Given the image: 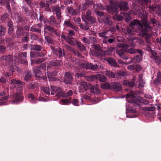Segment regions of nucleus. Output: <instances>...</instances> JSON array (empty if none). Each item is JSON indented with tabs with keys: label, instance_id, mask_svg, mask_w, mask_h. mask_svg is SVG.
I'll return each mask as SVG.
<instances>
[{
	"label": "nucleus",
	"instance_id": "f257e3e1",
	"mask_svg": "<svg viewBox=\"0 0 161 161\" xmlns=\"http://www.w3.org/2000/svg\"><path fill=\"white\" fill-rule=\"evenodd\" d=\"M156 20L155 19H151L148 23L147 20L144 19L142 20V22L137 19H135L132 21L129 24V25L133 29V26H136L139 27L138 30H135L136 32L139 31V35L142 37H145V40L148 44L151 43L150 42L151 35L148 33L149 31L151 29L152 27L149 24L154 25L156 23Z\"/></svg>",
	"mask_w": 161,
	"mask_h": 161
},
{
	"label": "nucleus",
	"instance_id": "f03ea898",
	"mask_svg": "<svg viewBox=\"0 0 161 161\" xmlns=\"http://www.w3.org/2000/svg\"><path fill=\"white\" fill-rule=\"evenodd\" d=\"M45 67V65L43 64L41 66V67H36L33 69V71L35 74V77L36 79L42 80L44 81L46 80L47 77L46 76H41L42 72L41 70V68L43 69H44Z\"/></svg>",
	"mask_w": 161,
	"mask_h": 161
},
{
	"label": "nucleus",
	"instance_id": "7ed1b4c3",
	"mask_svg": "<svg viewBox=\"0 0 161 161\" xmlns=\"http://www.w3.org/2000/svg\"><path fill=\"white\" fill-rule=\"evenodd\" d=\"M132 94L131 96L133 97V99L131 100H129L128 102L133 104L135 106V105H141L143 103H144V99L140 96H138L137 98H134V95L135 94L134 92L132 91Z\"/></svg>",
	"mask_w": 161,
	"mask_h": 161
},
{
	"label": "nucleus",
	"instance_id": "20e7f679",
	"mask_svg": "<svg viewBox=\"0 0 161 161\" xmlns=\"http://www.w3.org/2000/svg\"><path fill=\"white\" fill-rule=\"evenodd\" d=\"M11 101L14 103H18L22 102L24 97L22 93L17 92L11 96Z\"/></svg>",
	"mask_w": 161,
	"mask_h": 161
},
{
	"label": "nucleus",
	"instance_id": "39448f33",
	"mask_svg": "<svg viewBox=\"0 0 161 161\" xmlns=\"http://www.w3.org/2000/svg\"><path fill=\"white\" fill-rule=\"evenodd\" d=\"M47 31L53 33L57 36H59L60 34L57 31V29L49 25L45 24L44 25V33H47Z\"/></svg>",
	"mask_w": 161,
	"mask_h": 161
},
{
	"label": "nucleus",
	"instance_id": "423d86ee",
	"mask_svg": "<svg viewBox=\"0 0 161 161\" xmlns=\"http://www.w3.org/2000/svg\"><path fill=\"white\" fill-rule=\"evenodd\" d=\"M71 74L68 72L65 73L63 78V82L66 85H70L73 81Z\"/></svg>",
	"mask_w": 161,
	"mask_h": 161
},
{
	"label": "nucleus",
	"instance_id": "0eeeda50",
	"mask_svg": "<svg viewBox=\"0 0 161 161\" xmlns=\"http://www.w3.org/2000/svg\"><path fill=\"white\" fill-rule=\"evenodd\" d=\"M119 47L125 49L126 53L133 54L136 53V50L133 48L129 49V45L127 44L122 43L119 44Z\"/></svg>",
	"mask_w": 161,
	"mask_h": 161
},
{
	"label": "nucleus",
	"instance_id": "6e6552de",
	"mask_svg": "<svg viewBox=\"0 0 161 161\" xmlns=\"http://www.w3.org/2000/svg\"><path fill=\"white\" fill-rule=\"evenodd\" d=\"M53 52L60 59L62 58L63 55L64 56L65 54V53L64 52V50L59 47L54 48L53 49Z\"/></svg>",
	"mask_w": 161,
	"mask_h": 161
},
{
	"label": "nucleus",
	"instance_id": "1a4fd4ad",
	"mask_svg": "<svg viewBox=\"0 0 161 161\" xmlns=\"http://www.w3.org/2000/svg\"><path fill=\"white\" fill-rule=\"evenodd\" d=\"M78 84L80 87L79 88V91L80 93H84L87 88H89L88 85L87 84L86 82L81 80L78 82Z\"/></svg>",
	"mask_w": 161,
	"mask_h": 161
},
{
	"label": "nucleus",
	"instance_id": "9d476101",
	"mask_svg": "<svg viewBox=\"0 0 161 161\" xmlns=\"http://www.w3.org/2000/svg\"><path fill=\"white\" fill-rule=\"evenodd\" d=\"M101 19L102 20V22L105 25L109 26H111L113 25V22L111 18L110 17L104 15Z\"/></svg>",
	"mask_w": 161,
	"mask_h": 161
},
{
	"label": "nucleus",
	"instance_id": "9b49d317",
	"mask_svg": "<svg viewBox=\"0 0 161 161\" xmlns=\"http://www.w3.org/2000/svg\"><path fill=\"white\" fill-rule=\"evenodd\" d=\"M63 64V62L61 60L55 59L51 61L49 64V65L47 66V69H50V66H53L54 67H57Z\"/></svg>",
	"mask_w": 161,
	"mask_h": 161
},
{
	"label": "nucleus",
	"instance_id": "f8f14e48",
	"mask_svg": "<svg viewBox=\"0 0 161 161\" xmlns=\"http://www.w3.org/2000/svg\"><path fill=\"white\" fill-rule=\"evenodd\" d=\"M120 10L127 11L129 9V6L127 3L126 1H120L118 4Z\"/></svg>",
	"mask_w": 161,
	"mask_h": 161
},
{
	"label": "nucleus",
	"instance_id": "ddd939ff",
	"mask_svg": "<svg viewBox=\"0 0 161 161\" xmlns=\"http://www.w3.org/2000/svg\"><path fill=\"white\" fill-rule=\"evenodd\" d=\"M53 11L55 13L57 19H60L62 17V13L60 7L58 5L54 6L53 7Z\"/></svg>",
	"mask_w": 161,
	"mask_h": 161
},
{
	"label": "nucleus",
	"instance_id": "4468645a",
	"mask_svg": "<svg viewBox=\"0 0 161 161\" xmlns=\"http://www.w3.org/2000/svg\"><path fill=\"white\" fill-rule=\"evenodd\" d=\"M6 24L8 27V33L11 35L14 30V25L11 19H8L5 22Z\"/></svg>",
	"mask_w": 161,
	"mask_h": 161
},
{
	"label": "nucleus",
	"instance_id": "2eb2a0df",
	"mask_svg": "<svg viewBox=\"0 0 161 161\" xmlns=\"http://www.w3.org/2000/svg\"><path fill=\"white\" fill-rule=\"evenodd\" d=\"M49 25L54 26L56 27H58L60 26L59 24L57 22L55 17L53 15L51 16L49 18Z\"/></svg>",
	"mask_w": 161,
	"mask_h": 161
},
{
	"label": "nucleus",
	"instance_id": "dca6fc26",
	"mask_svg": "<svg viewBox=\"0 0 161 161\" xmlns=\"http://www.w3.org/2000/svg\"><path fill=\"white\" fill-rule=\"evenodd\" d=\"M83 67L85 69H91L92 70H94L97 69L98 67L97 64L94 65L91 63H86L84 64L83 65Z\"/></svg>",
	"mask_w": 161,
	"mask_h": 161
},
{
	"label": "nucleus",
	"instance_id": "f3484780",
	"mask_svg": "<svg viewBox=\"0 0 161 161\" xmlns=\"http://www.w3.org/2000/svg\"><path fill=\"white\" fill-rule=\"evenodd\" d=\"M121 85L118 83H111V89H113L114 91L117 92L120 91L121 90Z\"/></svg>",
	"mask_w": 161,
	"mask_h": 161
},
{
	"label": "nucleus",
	"instance_id": "a211bd4d",
	"mask_svg": "<svg viewBox=\"0 0 161 161\" xmlns=\"http://www.w3.org/2000/svg\"><path fill=\"white\" fill-rule=\"evenodd\" d=\"M98 86V85L97 84L95 85L92 86L90 88V92L91 93L94 94H99L100 93V91Z\"/></svg>",
	"mask_w": 161,
	"mask_h": 161
},
{
	"label": "nucleus",
	"instance_id": "6ab92c4d",
	"mask_svg": "<svg viewBox=\"0 0 161 161\" xmlns=\"http://www.w3.org/2000/svg\"><path fill=\"white\" fill-rule=\"evenodd\" d=\"M76 45L78 47V49L80 52H83L86 50V47L81 42L78 41L75 42Z\"/></svg>",
	"mask_w": 161,
	"mask_h": 161
},
{
	"label": "nucleus",
	"instance_id": "aec40b11",
	"mask_svg": "<svg viewBox=\"0 0 161 161\" xmlns=\"http://www.w3.org/2000/svg\"><path fill=\"white\" fill-rule=\"evenodd\" d=\"M50 91H51V94L52 95H54V93L53 92H62V89L60 87L56 86H55L51 85L50 86Z\"/></svg>",
	"mask_w": 161,
	"mask_h": 161
},
{
	"label": "nucleus",
	"instance_id": "412c9836",
	"mask_svg": "<svg viewBox=\"0 0 161 161\" xmlns=\"http://www.w3.org/2000/svg\"><path fill=\"white\" fill-rule=\"evenodd\" d=\"M90 53L92 55L97 57H101L103 55V53L102 50H91Z\"/></svg>",
	"mask_w": 161,
	"mask_h": 161
},
{
	"label": "nucleus",
	"instance_id": "4be33fe9",
	"mask_svg": "<svg viewBox=\"0 0 161 161\" xmlns=\"http://www.w3.org/2000/svg\"><path fill=\"white\" fill-rule=\"evenodd\" d=\"M13 56L8 55L1 56L0 58V60L1 61L5 60L6 62L8 63L9 62L12 61L13 60Z\"/></svg>",
	"mask_w": 161,
	"mask_h": 161
},
{
	"label": "nucleus",
	"instance_id": "5701e85b",
	"mask_svg": "<svg viewBox=\"0 0 161 161\" xmlns=\"http://www.w3.org/2000/svg\"><path fill=\"white\" fill-rule=\"evenodd\" d=\"M116 53L119 55L121 58L127 60L129 58V57L125 55L123 50H116Z\"/></svg>",
	"mask_w": 161,
	"mask_h": 161
},
{
	"label": "nucleus",
	"instance_id": "b1692460",
	"mask_svg": "<svg viewBox=\"0 0 161 161\" xmlns=\"http://www.w3.org/2000/svg\"><path fill=\"white\" fill-rule=\"evenodd\" d=\"M16 32L17 37L23 36L25 33L23 28L21 26L17 27Z\"/></svg>",
	"mask_w": 161,
	"mask_h": 161
},
{
	"label": "nucleus",
	"instance_id": "393cba45",
	"mask_svg": "<svg viewBox=\"0 0 161 161\" xmlns=\"http://www.w3.org/2000/svg\"><path fill=\"white\" fill-rule=\"evenodd\" d=\"M27 97L28 98L31 99V103H35L37 102V97L34 96L32 93L31 92L29 93L27 95Z\"/></svg>",
	"mask_w": 161,
	"mask_h": 161
},
{
	"label": "nucleus",
	"instance_id": "a878e982",
	"mask_svg": "<svg viewBox=\"0 0 161 161\" xmlns=\"http://www.w3.org/2000/svg\"><path fill=\"white\" fill-rule=\"evenodd\" d=\"M96 80H97L102 82H104L106 81V77L103 75L97 74L96 75Z\"/></svg>",
	"mask_w": 161,
	"mask_h": 161
},
{
	"label": "nucleus",
	"instance_id": "bb28decb",
	"mask_svg": "<svg viewBox=\"0 0 161 161\" xmlns=\"http://www.w3.org/2000/svg\"><path fill=\"white\" fill-rule=\"evenodd\" d=\"M142 59L141 55H136L131 58V60L134 63H138L142 60Z\"/></svg>",
	"mask_w": 161,
	"mask_h": 161
},
{
	"label": "nucleus",
	"instance_id": "cd10ccee",
	"mask_svg": "<svg viewBox=\"0 0 161 161\" xmlns=\"http://www.w3.org/2000/svg\"><path fill=\"white\" fill-rule=\"evenodd\" d=\"M67 9L69 14L72 16H75L77 14V11L72 7H67Z\"/></svg>",
	"mask_w": 161,
	"mask_h": 161
},
{
	"label": "nucleus",
	"instance_id": "c85d7f7f",
	"mask_svg": "<svg viewBox=\"0 0 161 161\" xmlns=\"http://www.w3.org/2000/svg\"><path fill=\"white\" fill-rule=\"evenodd\" d=\"M41 90L43 92L47 95H50V87H49L42 86L41 87Z\"/></svg>",
	"mask_w": 161,
	"mask_h": 161
},
{
	"label": "nucleus",
	"instance_id": "c756f323",
	"mask_svg": "<svg viewBox=\"0 0 161 161\" xmlns=\"http://www.w3.org/2000/svg\"><path fill=\"white\" fill-rule=\"evenodd\" d=\"M108 62L111 65L115 67H119L116 61L113 58H110L108 59Z\"/></svg>",
	"mask_w": 161,
	"mask_h": 161
},
{
	"label": "nucleus",
	"instance_id": "7c9ffc66",
	"mask_svg": "<svg viewBox=\"0 0 161 161\" xmlns=\"http://www.w3.org/2000/svg\"><path fill=\"white\" fill-rule=\"evenodd\" d=\"M104 74L109 77L117 78V75H116L115 74H114V72L110 71L107 70L105 71H104Z\"/></svg>",
	"mask_w": 161,
	"mask_h": 161
},
{
	"label": "nucleus",
	"instance_id": "2f4dec72",
	"mask_svg": "<svg viewBox=\"0 0 161 161\" xmlns=\"http://www.w3.org/2000/svg\"><path fill=\"white\" fill-rule=\"evenodd\" d=\"M31 50L37 51H40L42 49V47L39 45L37 44H32L31 46Z\"/></svg>",
	"mask_w": 161,
	"mask_h": 161
},
{
	"label": "nucleus",
	"instance_id": "473e14b6",
	"mask_svg": "<svg viewBox=\"0 0 161 161\" xmlns=\"http://www.w3.org/2000/svg\"><path fill=\"white\" fill-rule=\"evenodd\" d=\"M30 57L31 58H35L37 57H42L40 53V52L31 51L30 52Z\"/></svg>",
	"mask_w": 161,
	"mask_h": 161
},
{
	"label": "nucleus",
	"instance_id": "72a5a7b5",
	"mask_svg": "<svg viewBox=\"0 0 161 161\" xmlns=\"http://www.w3.org/2000/svg\"><path fill=\"white\" fill-rule=\"evenodd\" d=\"M72 98L71 97L69 98V99H61L60 101L61 103V104L63 105H68L71 103V100Z\"/></svg>",
	"mask_w": 161,
	"mask_h": 161
},
{
	"label": "nucleus",
	"instance_id": "f704fd0d",
	"mask_svg": "<svg viewBox=\"0 0 161 161\" xmlns=\"http://www.w3.org/2000/svg\"><path fill=\"white\" fill-rule=\"evenodd\" d=\"M36 25L32 26L31 28L30 31L36 32L37 33H41V29L40 28H36Z\"/></svg>",
	"mask_w": 161,
	"mask_h": 161
},
{
	"label": "nucleus",
	"instance_id": "c9c22d12",
	"mask_svg": "<svg viewBox=\"0 0 161 161\" xmlns=\"http://www.w3.org/2000/svg\"><path fill=\"white\" fill-rule=\"evenodd\" d=\"M11 82L12 84H19L20 86H24L25 84L22 81L18 80H16L15 79L12 80H11Z\"/></svg>",
	"mask_w": 161,
	"mask_h": 161
},
{
	"label": "nucleus",
	"instance_id": "e433bc0d",
	"mask_svg": "<svg viewBox=\"0 0 161 161\" xmlns=\"http://www.w3.org/2000/svg\"><path fill=\"white\" fill-rule=\"evenodd\" d=\"M101 87L103 89H111V83L110 84L108 82L102 84Z\"/></svg>",
	"mask_w": 161,
	"mask_h": 161
},
{
	"label": "nucleus",
	"instance_id": "4c0bfd02",
	"mask_svg": "<svg viewBox=\"0 0 161 161\" xmlns=\"http://www.w3.org/2000/svg\"><path fill=\"white\" fill-rule=\"evenodd\" d=\"M122 14L124 16V18H125V21L127 22H129L131 19V17L130 15L125 12H124V13Z\"/></svg>",
	"mask_w": 161,
	"mask_h": 161
},
{
	"label": "nucleus",
	"instance_id": "58836bf2",
	"mask_svg": "<svg viewBox=\"0 0 161 161\" xmlns=\"http://www.w3.org/2000/svg\"><path fill=\"white\" fill-rule=\"evenodd\" d=\"M73 94V92L72 90H69L67 92H63V97L66 98L71 96Z\"/></svg>",
	"mask_w": 161,
	"mask_h": 161
},
{
	"label": "nucleus",
	"instance_id": "ea45409f",
	"mask_svg": "<svg viewBox=\"0 0 161 161\" xmlns=\"http://www.w3.org/2000/svg\"><path fill=\"white\" fill-rule=\"evenodd\" d=\"M123 84L125 85L130 87H133L135 85V82L133 81H130L128 80H125Z\"/></svg>",
	"mask_w": 161,
	"mask_h": 161
},
{
	"label": "nucleus",
	"instance_id": "a19ab883",
	"mask_svg": "<svg viewBox=\"0 0 161 161\" xmlns=\"http://www.w3.org/2000/svg\"><path fill=\"white\" fill-rule=\"evenodd\" d=\"M63 25L64 27H72L73 24L70 22L69 20V19L68 20H65L64 21Z\"/></svg>",
	"mask_w": 161,
	"mask_h": 161
},
{
	"label": "nucleus",
	"instance_id": "79ce46f5",
	"mask_svg": "<svg viewBox=\"0 0 161 161\" xmlns=\"http://www.w3.org/2000/svg\"><path fill=\"white\" fill-rule=\"evenodd\" d=\"M93 7L96 10H97V9L104 10V8L101 4H95L93 5Z\"/></svg>",
	"mask_w": 161,
	"mask_h": 161
},
{
	"label": "nucleus",
	"instance_id": "37998d69",
	"mask_svg": "<svg viewBox=\"0 0 161 161\" xmlns=\"http://www.w3.org/2000/svg\"><path fill=\"white\" fill-rule=\"evenodd\" d=\"M32 76V74L31 73V72L28 71L25 75L24 79L26 81H27L31 78Z\"/></svg>",
	"mask_w": 161,
	"mask_h": 161
},
{
	"label": "nucleus",
	"instance_id": "c03bdc74",
	"mask_svg": "<svg viewBox=\"0 0 161 161\" xmlns=\"http://www.w3.org/2000/svg\"><path fill=\"white\" fill-rule=\"evenodd\" d=\"M29 39V33L27 32L25 33V36L22 38V41L23 42H27Z\"/></svg>",
	"mask_w": 161,
	"mask_h": 161
},
{
	"label": "nucleus",
	"instance_id": "a18cd8bd",
	"mask_svg": "<svg viewBox=\"0 0 161 161\" xmlns=\"http://www.w3.org/2000/svg\"><path fill=\"white\" fill-rule=\"evenodd\" d=\"M108 9L109 10V12L115 13H116L117 12V8L115 6H111L110 7H109L108 8Z\"/></svg>",
	"mask_w": 161,
	"mask_h": 161
},
{
	"label": "nucleus",
	"instance_id": "49530a36",
	"mask_svg": "<svg viewBox=\"0 0 161 161\" xmlns=\"http://www.w3.org/2000/svg\"><path fill=\"white\" fill-rule=\"evenodd\" d=\"M91 24L95 23L96 21V19L93 16L90 17L86 19Z\"/></svg>",
	"mask_w": 161,
	"mask_h": 161
},
{
	"label": "nucleus",
	"instance_id": "de8ad7c7",
	"mask_svg": "<svg viewBox=\"0 0 161 161\" xmlns=\"http://www.w3.org/2000/svg\"><path fill=\"white\" fill-rule=\"evenodd\" d=\"M85 78L86 80L89 81H93L96 80V75H92L91 76H86Z\"/></svg>",
	"mask_w": 161,
	"mask_h": 161
},
{
	"label": "nucleus",
	"instance_id": "09e8293b",
	"mask_svg": "<svg viewBox=\"0 0 161 161\" xmlns=\"http://www.w3.org/2000/svg\"><path fill=\"white\" fill-rule=\"evenodd\" d=\"M159 6V5L157 4L152 5L151 4L149 6V8L151 11H154L156 10V9Z\"/></svg>",
	"mask_w": 161,
	"mask_h": 161
},
{
	"label": "nucleus",
	"instance_id": "8fccbe9b",
	"mask_svg": "<svg viewBox=\"0 0 161 161\" xmlns=\"http://www.w3.org/2000/svg\"><path fill=\"white\" fill-rule=\"evenodd\" d=\"M5 28L4 26H0V36H4L5 33Z\"/></svg>",
	"mask_w": 161,
	"mask_h": 161
},
{
	"label": "nucleus",
	"instance_id": "3c124183",
	"mask_svg": "<svg viewBox=\"0 0 161 161\" xmlns=\"http://www.w3.org/2000/svg\"><path fill=\"white\" fill-rule=\"evenodd\" d=\"M40 6L41 8L45 7L46 8H48L49 6V4L48 3H44L41 2L39 3Z\"/></svg>",
	"mask_w": 161,
	"mask_h": 161
},
{
	"label": "nucleus",
	"instance_id": "603ef678",
	"mask_svg": "<svg viewBox=\"0 0 161 161\" xmlns=\"http://www.w3.org/2000/svg\"><path fill=\"white\" fill-rule=\"evenodd\" d=\"M71 103L74 106H78L79 105V102L77 99H74L71 100Z\"/></svg>",
	"mask_w": 161,
	"mask_h": 161
},
{
	"label": "nucleus",
	"instance_id": "864d4df0",
	"mask_svg": "<svg viewBox=\"0 0 161 161\" xmlns=\"http://www.w3.org/2000/svg\"><path fill=\"white\" fill-rule=\"evenodd\" d=\"M72 39L73 38L70 37L69 36L66 41L69 45L72 46H74L75 43L72 40Z\"/></svg>",
	"mask_w": 161,
	"mask_h": 161
},
{
	"label": "nucleus",
	"instance_id": "5fc2aeb1",
	"mask_svg": "<svg viewBox=\"0 0 161 161\" xmlns=\"http://www.w3.org/2000/svg\"><path fill=\"white\" fill-rule=\"evenodd\" d=\"M156 108L153 107H146L143 108L144 110L148 111H154L155 110Z\"/></svg>",
	"mask_w": 161,
	"mask_h": 161
},
{
	"label": "nucleus",
	"instance_id": "6e6d98bb",
	"mask_svg": "<svg viewBox=\"0 0 161 161\" xmlns=\"http://www.w3.org/2000/svg\"><path fill=\"white\" fill-rule=\"evenodd\" d=\"M134 32L133 30L130 27H127L126 29V34L133 35Z\"/></svg>",
	"mask_w": 161,
	"mask_h": 161
},
{
	"label": "nucleus",
	"instance_id": "4d7b16f0",
	"mask_svg": "<svg viewBox=\"0 0 161 161\" xmlns=\"http://www.w3.org/2000/svg\"><path fill=\"white\" fill-rule=\"evenodd\" d=\"M72 53H73L75 55L77 56V57L80 58L82 57L81 54L75 49H74V51H73V52Z\"/></svg>",
	"mask_w": 161,
	"mask_h": 161
},
{
	"label": "nucleus",
	"instance_id": "13d9d810",
	"mask_svg": "<svg viewBox=\"0 0 161 161\" xmlns=\"http://www.w3.org/2000/svg\"><path fill=\"white\" fill-rule=\"evenodd\" d=\"M115 74L117 75V77H119L125 76L126 75V73L124 71H119L116 74Z\"/></svg>",
	"mask_w": 161,
	"mask_h": 161
},
{
	"label": "nucleus",
	"instance_id": "bf43d9fd",
	"mask_svg": "<svg viewBox=\"0 0 161 161\" xmlns=\"http://www.w3.org/2000/svg\"><path fill=\"white\" fill-rule=\"evenodd\" d=\"M108 31H103L101 32L98 33V35L99 36L103 37L104 38H108V37L105 36L106 34Z\"/></svg>",
	"mask_w": 161,
	"mask_h": 161
},
{
	"label": "nucleus",
	"instance_id": "052dcab7",
	"mask_svg": "<svg viewBox=\"0 0 161 161\" xmlns=\"http://www.w3.org/2000/svg\"><path fill=\"white\" fill-rule=\"evenodd\" d=\"M26 55V52H20L18 54V56L21 58H26L27 57Z\"/></svg>",
	"mask_w": 161,
	"mask_h": 161
},
{
	"label": "nucleus",
	"instance_id": "680f3d73",
	"mask_svg": "<svg viewBox=\"0 0 161 161\" xmlns=\"http://www.w3.org/2000/svg\"><path fill=\"white\" fill-rule=\"evenodd\" d=\"M92 11L89 9L87 11L86 14V15L85 16L86 19H87L90 17H92Z\"/></svg>",
	"mask_w": 161,
	"mask_h": 161
},
{
	"label": "nucleus",
	"instance_id": "e2e57ef3",
	"mask_svg": "<svg viewBox=\"0 0 161 161\" xmlns=\"http://www.w3.org/2000/svg\"><path fill=\"white\" fill-rule=\"evenodd\" d=\"M95 12L97 15L100 17H104V13L103 12L95 10Z\"/></svg>",
	"mask_w": 161,
	"mask_h": 161
},
{
	"label": "nucleus",
	"instance_id": "0e129e2a",
	"mask_svg": "<svg viewBox=\"0 0 161 161\" xmlns=\"http://www.w3.org/2000/svg\"><path fill=\"white\" fill-rule=\"evenodd\" d=\"M82 41L83 42L87 44H89L90 43V41L86 37H83L82 39Z\"/></svg>",
	"mask_w": 161,
	"mask_h": 161
},
{
	"label": "nucleus",
	"instance_id": "69168bd1",
	"mask_svg": "<svg viewBox=\"0 0 161 161\" xmlns=\"http://www.w3.org/2000/svg\"><path fill=\"white\" fill-rule=\"evenodd\" d=\"M92 47L95 49V50H102L100 45L98 44H93L92 45Z\"/></svg>",
	"mask_w": 161,
	"mask_h": 161
},
{
	"label": "nucleus",
	"instance_id": "338daca9",
	"mask_svg": "<svg viewBox=\"0 0 161 161\" xmlns=\"http://www.w3.org/2000/svg\"><path fill=\"white\" fill-rule=\"evenodd\" d=\"M22 9L26 14L30 13V11L29 10L28 7L26 5L23 6L22 7Z\"/></svg>",
	"mask_w": 161,
	"mask_h": 161
},
{
	"label": "nucleus",
	"instance_id": "774afa93",
	"mask_svg": "<svg viewBox=\"0 0 161 161\" xmlns=\"http://www.w3.org/2000/svg\"><path fill=\"white\" fill-rule=\"evenodd\" d=\"M157 79L159 80L158 83H161V73L160 71L158 72L157 75Z\"/></svg>",
	"mask_w": 161,
	"mask_h": 161
}]
</instances>
